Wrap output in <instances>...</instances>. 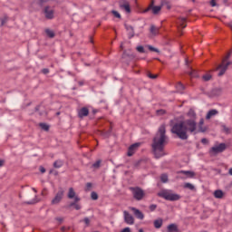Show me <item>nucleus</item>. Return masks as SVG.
Returning <instances> with one entry per match:
<instances>
[{
    "mask_svg": "<svg viewBox=\"0 0 232 232\" xmlns=\"http://www.w3.org/2000/svg\"><path fill=\"white\" fill-rule=\"evenodd\" d=\"M33 191H34V193H37V189L33 188Z\"/></svg>",
    "mask_w": 232,
    "mask_h": 232,
    "instance_id": "nucleus-54",
    "label": "nucleus"
},
{
    "mask_svg": "<svg viewBox=\"0 0 232 232\" xmlns=\"http://www.w3.org/2000/svg\"><path fill=\"white\" fill-rule=\"evenodd\" d=\"M130 209L134 213V216L136 217V218H138L139 220H144V214L140 212V210L133 207H130Z\"/></svg>",
    "mask_w": 232,
    "mask_h": 232,
    "instance_id": "nucleus-10",
    "label": "nucleus"
},
{
    "mask_svg": "<svg viewBox=\"0 0 232 232\" xmlns=\"http://www.w3.org/2000/svg\"><path fill=\"white\" fill-rule=\"evenodd\" d=\"M7 21H8L7 16H5L4 18H1V26H4V24H6Z\"/></svg>",
    "mask_w": 232,
    "mask_h": 232,
    "instance_id": "nucleus-37",
    "label": "nucleus"
},
{
    "mask_svg": "<svg viewBox=\"0 0 232 232\" xmlns=\"http://www.w3.org/2000/svg\"><path fill=\"white\" fill-rule=\"evenodd\" d=\"M157 115H164L166 113V111L164 110H158L156 111Z\"/></svg>",
    "mask_w": 232,
    "mask_h": 232,
    "instance_id": "nucleus-40",
    "label": "nucleus"
},
{
    "mask_svg": "<svg viewBox=\"0 0 232 232\" xmlns=\"http://www.w3.org/2000/svg\"><path fill=\"white\" fill-rule=\"evenodd\" d=\"M150 209L151 211H155V210L157 209V205H150Z\"/></svg>",
    "mask_w": 232,
    "mask_h": 232,
    "instance_id": "nucleus-44",
    "label": "nucleus"
},
{
    "mask_svg": "<svg viewBox=\"0 0 232 232\" xmlns=\"http://www.w3.org/2000/svg\"><path fill=\"white\" fill-rule=\"evenodd\" d=\"M226 143H220L218 145H215L209 150V154L210 155H218V153H222L226 151Z\"/></svg>",
    "mask_w": 232,
    "mask_h": 232,
    "instance_id": "nucleus-6",
    "label": "nucleus"
},
{
    "mask_svg": "<svg viewBox=\"0 0 232 232\" xmlns=\"http://www.w3.org/2000/svg\"><path fill=\"white\" fill-rule=\"evenodd\" d=\"M86 187L87 188H92V183H87Z\"/></svg>",
    "mask_w": 232,
    "mask_h": 232,
    "instance_id": "nucleus-51",
    "label": "nucleus"
},
{
    "mask_svg": "<svg viewBox=\"0 0 232 232\" xmlns=\"http://www.w3.org/2000/svg\"><path fill=\"white\" fill-rule=\"evenodd\" d=\"M206 131V127H204V119H201L198 123V132L204 133Z\"/></svg>",
    "mask_w": 232,
    "mask_h": 232,
    "instance_id": "nucleus-19",
    "label": "nucleus"
},
{
    "mask_svg": "<svg viewBox=\"0 0 232 232\" xmlns=\"http://www.w3.org/2000/svg\"><path fill=\"white\" fill-rule=\"evenodd\" d=\"M137 50H138V52H140V53H144V47L143 46H138Z\"/></svg>",
    "mask_w": 232,
    "mask_h": 232,
    "instance_id": "nucleus-41",
    "label": "nucleus"
},
{
    "mask_svg": "<svg viewBox=\"0 0 232 232\" xmlns=\"http://www.w3.org/2000/svg\"><path fill=\"white\" fill-rule=\"evenodd\" d=\"M211 77H212L211 73L208 72L205 75H203L202 79H203V81L208 82V81H211Z\"/></svg>",
    "mask_w": 232,
    "mask_h": 232,
    "instance_id": "nucleus-30",
    "label": "nucleus"
},
{
    "mask_svg": "<svg viewBox=\"0 0 232 232\" xmlns=\"http://www.w3.org/2000/svg\"><path fill=\"white\" fill-rule=\"evenodd\" d=\"M44 13L46 19H53L55 11L52 7L46 6L44 10Z\"/></svg>",
    "mask_w": 232,
    "mask_h": 232,
    "instance_id": "nucleus-9",
    "label": "nucleus"
},
{
    "mask_svg": "<svg viewBox=\"0 0 232 232\" xmlns=\"http://www.w3.org/2000/svg\"><path fill=\"white\" fill-rule=\"evenodd\" d=\"M168 232H179V227L176 224H170L167 227Z\"/></svg>",
    "mask_w": 232,
    "mask_h": 232,
    "instance_id": "nucleus-20",
    "label": "nucleus"
},
{
    "mask_svg": "<svg viewBox=\"0 0 232 232\" xmlns=\"http://www.w3.org/2000/svg\"><path fill=\"white\" fill-rule=\"evenodd\" d=\"M228 173H229V175H231V176H232V168H231V169H229Z\"/></svg>",
    "mask_w": 232,
    "mask_h": 232,
    "instance_id": "nucleus-52",
    "label": "nucleus"
},
{
    "mask_svg": "<svg viewBox=\"0 0 232 232\" xmlns=\"http://www.w3.org/2000/svg\"><path fill=\"white\" fill-rule=\"evenodd\" d=\"M68 228H66V227H62V231H63V232H65L66 230H67Z\"/></svg>",
    "mask_w": 232,
    "mask_h": 232,
    "instance_id": "nucleus-53",
    "label": "nucleus"
},
{
    "mask_svg": "<svg viewBox=\"0 0 232 232\" xmlns=\"http://www.w3.org/2000/svg\"><path fill=\"white\" fill-rule=\"evenodd\" d=\"M215 198H222L224 197V192L222 190H216L214 192Z\"/></svg>",
    "mask_w": 232,
    "mask_h": 232,
    "instance_id": "nucleus-24",
    "label": "nucleus"
},
{
    "mask_svg": "<svg viewBox=\"0 0 232 232\" xmlns=\"http://www.w3.org/2000/svg\"><path fill=\"white\" fill-rule=\"evenodd\" d=\"M171 131L181 140H188V133H197V121L195 119H190L176 123L172 126Z\"/></svg>",
    "mask_w": 232,
    "mask_h": 232,
    "instance_id": "nucleus-2",
    "label": "nucleus"
},
{
    "mask_svg": "<svg viewBox=\"0 0 232 232\" xmlns=\"http://www.w3.org/2000/svg\"><path fill=\"white\" fill-rule=\"evenodd\" d=\"M231 57V53H228L223 60L222 63L217 67L216 70H219L218 77H222L226 72H227V68H229L231 62L227 61Z\"/></svg>",
    "mask_w": 232,
    "mask_h": 232,
    "instance_id": "nucleus-4",
    "label": "nucleus"
},
{
    "mask_svg": "<svg viewBox=\"0 0 232 232\" xmlns=\"http://www.w3.org/2000/svg\"><path fill=\"white\" fill-rule=\"evenodd\" d=\"M154 5L155 1L152 0L146 12H148V10H152V14H157L160 10H162V7L160 5Z\"/></svg>",
    "mask_w": 232,
    "mask_h": 232,
    "instance_id": "nucleus-7",
    "label": "nucleus"
},
{
    "mask_svg": "<svg viewBox=\"0 0 232 232\" xmlns=\"http://www.w3.org/2000/svg\"><path fill=\"white\" fill-rule=\"evenodd\" d=\"M168 144V136H166V126L161 125L152 141V151L155 159H160L166 155L164 146Z\"/></svg>",
    "mask_w": 232,
    "mask_h": 232,
    "instance_id": "nucleus-1",
    "label": "nucleus"
},
{
    "mask_svg": "<svg viewBox=\"0 0 232 232\" xmlns=\"http://www.w3.org/2000/svg\"><path fill=\"white\" fill-rule=\"evenodd\" d=\"M27 204H37V199L34 198L32 201L27 202Z\"/></svg>",
    "mask_w": 232,
    "mask_h": 232,
    "instance_id": "nucleus-46",
    "label": "nucleus"
},
{
    "mask_svg": "<svg viewBox=\"0 0 232 232\" xmlns=\"http://www.w3.org/2000/svg\"><path fill=\"white\" fill-rule=\"evenodd\" d=\"M45 34L48 35V37H50L51 39L55 37V33H53V31L50 30V29H46L45 30Z\"/></svg>",
    "mask_w": 232,
    "mask_h": 232,
    "instance_id": "nucleus-26",
    "label": "nucleus"
},
{
    "mask_svg": "<svg viewBox=\"0 0 232 232\" xmlns=\"http://www.w3.org/2000/svg\"><path fill=\"white\" fill-rule=\"evenodd\" d=\"M130 190L131 191L133 198L136 200H142V198H144V190H142V188H139V187H131L130 188Z\"/></svg>",
    "mask_w": 232,
    "mask_h": 232,
    "instance_id": "nucleus-5",
    "label": "nucleus"
},
{
    "mask_svg": "<svg viewBox=\"0 0 232 232\" xmlns=\"http://www.w3.org/2000/svg\"><path fill=\"white\" fill-rule=\"evenodd\" d=\"M50 0H40L41 5H44V3H48Z\"/></svg>",
    "mask_w": 232,
    "mask_h": 232,
    "instance_id": "nucleus-48",
    "label": "nucleus"
},
{
    "mask_svg": "<svg viewBox=\"0 0 232 232\" xmlns=\"http://www.w3.org/2000/svg\"><path fill=\"white\" fill-rule=\"evenodd\" d=\"M112 15H114V17H116L117 19H121V14L115 10L111 11Z\"/></svg>",
    "mask_w": 232,
    "mask_h": 232,
    "instance_id": "nucleus-34",
    "label": "nucleus"
},
{
    "mask_svg": "<svg viewBox=\"0 0 232 232\" xmlns=\"http://www.w3.org/2000/svg\"><path fill=\"white\" fill-rule=\"evenodd\" d=\"M139 232H144V230L142 228L139 229Z\"/></svg>",
    "mask_w": 232,
    "mask_h": 232,
    "instance_id": "nucleus-56",
    "label": "nucleus"
},
{
    "mask_svg": "<svg viewBox=\"0 0 232 232\" xmlns=\"http://www.w3.org/2000/svg\"><path fill=\"white\" fill-rule=\"evenodd\" d=\"M5 164V160L0 159V168L3 167Z\"/></svg>",
    "mask_w": 232,
    "mask_h": 232,
    "instance_id": "nucleus-49",
    "label": "nucleus"
},
{
    "mask_svg": "<svg viewBox=\"0 0 232 232\" xmlns=\"http://www.w3.org/2000/svg\"><path fill=\"white\" fill-rule=\"evenodd\" d=\"M46 191V189H44L43 191H42V195H44V192Z\"/></svg>",
    "mask_w": 232,
    "mask_h": 232,
    "instance_id": "nucleus-55",
    "label": "nucleus"
},
{
    "mask_svg": "<svg viewBox=\"0 0 232 232\" xmlns=\"http://www.w3.org/2000/svg\"><path fill=\"white\" fill-rule=\"evenodd\" d=\"M67 197L68 198H74V202H79V200H81V198H78V196L75 194V190L73 189V188H69Z\"/></svg>",
    "mask_w": 232,
    "mask_h": 232,
    "instance_id": "nucleus-13",
    "label": "nucleus"
},
{
    "mask_svg": "<svg viewBox=\"0 0 232 232\" xmlns=\"http://www.w3.org/2000/svg\"><path fill=\"white\" fill-rule=\"evenodd\" d=\"M184 188L186 189H190V191H193L195 189V186L191 183H185Z\"/></svg>",
    "mask_w": 232,
    "mask_h": 232,
    "instance_id": "nucleus-27",
    "label": "nucleus"
},
{
    "mask_svg": "<svg viewBox=\"0 0 232 232\" xmlns=\"http://www.w3.org/2000/svg\"><path fill=\"white\" fill-rule=\"evenodd\" d=\"M121 50H122V45H121Z\"/></svg>",
    "mask_w": 232,
    "mask_h": 232,
    "instance_id": "nucleus-57",
    "label": "nucleus"
},
{
    "mask_svg": "<svg viewBox=\"0 0 232 232\" xmlns=\"http://www.w3.org/2000/svg\"><path fill=\"white\" fill-rule=\"evenodd\" d=\"M148 48L150 52H156V53H160V51H159V49H157L151 45H148Z\"/></svg>",
    "mask_w": 232,
    "mask_h": 232,
    "instance_id": "nucleus-31",
    "label": "nucleus"
},
{
    "mask_svg": "<svg viewBox=\"0 0 232 232\" xmlns=\"http://www.w3.org/2000/svg\"><path fill=\"white\" fill-rule=\"evenodd\" d=\"M201 142H202V144H208V139L203 138V139L201 140Z\"/></svg>",
    "mask_w": 232,
    "mask_h": 232,
    "instance_id": "nucleus-45",
    "label": "nucleus"
},
{
    "mask_svg": "<svg viewBox=\"0 0 232 232\" xmlns=\"http://www.w3.org/2000/svg\"><path fill=\"white\" fill-rule=\"evenodd\" d=\"M91 198L92 200H97L99 198V195L96 192H92L91 193Z\"/></svg>",
    "mask_w": 232,
    "mask_h": 232,
    "instance_id": "nucleus-33",
    "label": "nucleus"
},
{
    "mask_svg": "<svg viewBox=\"0 0 232 232\" xmlns=\"http://www.w3.org/2000/svg\"><path fill=\"white\" fill-rule=\"evenodd\" d=\"M101 162H102L101 160H97L92 164V168H95V169L101 168Z\"/></svg>",
    "mask_w": 232,
    "mask_h": 232,
    "instance_id": "nucleus-35",
    "label": "nucleus"
},
{
    "mask_svg": "<svg viewBox=\"0 0 232 232\" xmlns=\"http://www.w3.org/2000/svg\"><path fill=\"white\" fill-rule=\"evenodd\" d=\"M150 34H152L153 35H159V27H157L155 25H151L150 26Z\"/></svg>",
    "mask_w": 232,
    "mask_h": 232,
    "instance_id": "nucleus-23",
    "label": "nucleus"
},
{
    "mask_svg": "<svg viewBox=\"0 0 232 232\" xmlns=\"http://www.w3.org/2000/svg\"><path fill=\"white\" fill-rule=\"evenodd\" d=\"M40 171L41 173H46V169H44V167H40Z\"/></svg>",
    "mask_w": 232,
    "mask_h": 232,
    "instance_id": "nucleus-47",
    "label": "nucleus"
},
{
    "mask_svg": "<svg viewBox=\"0 0 232 232\" xmlns=\"http://www.w3.org/2000/svg\"><path fill=\"white\" fill-rule=\"evenodd\" d=\"M71 208H74L76 209V211H79V209H81V205L77 204V202H72L70 204Z\"/></svg>",
    "mask_w": 232,
    "mask_h": 232,
    "instance_id": "nucleus-28",
    "label": "nucleus"
},
{
    "mask_svg": "<svg viewBox=\"0 0 232 232\" xmlns=\"http://www.w3.org/2000/svg\"><path fill=\"white\" fill-rule=\"evenodd\" d=\"M159 197L165 198V200H169L170 202H175L180 200L181 197L179 194L173 193L172 190L163 189L158 193Z\"/></svg>",
    "mask_w": 232,
    "mask_h": 232,
    "instance_id": "nucleus-3",
    "label": "nucleus"
},
{
    "mask_svg": "<svg viewBox=\"0 0 232 232\" xmlns=\"http://www.w3.org/2000/svg\"><path fill=\"white\" fill-rule=\"evenodd\" d=\"M180 179H184V177H180Z\"/></svg>",
    "mask_w": 232,
    "mask_h": 232,
    "instance_id": "nucleus-58",
    "label": "nucleus"
},
{
    "mask_svg": "<svg viewBox=\"0 0 232 232\" xmlns=\"http://www.w3.org/2000/svg\"><path fill=\"white\" fill-rule=\"evenodd\" d=\"M177 24L179 30H180V28H186V17H179L177 20Z\"/></svg>",
    "mask_w": 232,
    "mask_h": 232,
    "instance_id": "nucleus-15",
    "label": "nucleus"
},
{
    "mask_svg": "<svg viewBox=\"0 0 232 232\" xmlns=\"http://www.w3.org/2000/svg\"><path fill=\"white\" fill-rule=\"evenodd\" d=\"M48 72H49L48 69H44L43 70V73H48Z\"/></svg>",
    "mask_w": 232,
    "mask_h": 232,
    "instance_id": "nucleus-50",
    "label": "nucleus"
},
{
    "mask_svg": "<svg viewBox=\"0 0 232 232\" xmlns=\"http://www.w3.org/2000/svg\"><path fill=\"white\" fill-rule=\"evenodd\" d=\"M83 222H84V224H86V226H90V218H85L83 219Z\"/></svg>",
    "mask_w": 232,
    "mask_h": 232,
    "instance_id": "nucleus-43",
    "label": "nucleus"
},
{
    "mask_svg": "<svg viewBox=\"0 0 232 232\" xmlns=\"http://www.w3.org/2000/svg\"><path fill=\"white\" fill-rule=\"evenodd\" d=\"M215 115H218V111L215 109L210 110L206 116L207 121H209V119H212V117H215Z\"/></svg>",
    "mask_w": 232,
    "mask_h": 232,
    "instance_id": "nucleus-17",
    "label": "nucleus"
},
{
    "mask_svg": "<svg viewBox=\"0 0 232 232\" xmlns=\"http://www.w3.org/2000/svg\"><path fill=\"white\" fill-rule=\"evenodd\" d=\"M188 74L191 76V77H198V74H197V71L195 70H191Z\"/></svg>",
    "mask_w": 232,
    "mask_h": 232,
    "instance_id": "nucleus-36",
    "label": "nucleus"
},
{
    "mask_svg": "<svg viewBox=\"0 0 232 232\" xmlns=\"http://www.w3.org/2000/svg\"><path fill=\"white\" fill-rule=\"evenodd\" d=\"M179 173L181 175H185L188 179H193V177H195V172L189 171V170H181V171H179Z\"/></svg>",
    "mask_w": 232,
    "mask_h": 232,
    "instance_id": "nucleus-18",
    "label": "nucleus"
},
{
    "mask_svg": "<svg viewBox=\"0 0 232 232\" xmlns=\"http://www.w3.org/2000/svg\"><path fill=\"white\" fill-rule=\"evenodd\" d=\"M90 115V111L86 107H82L79 111H78V116L80 119H82L83 117H88Z\"/></svg>",
    "mask_w": 232,
    "mask_h": 232,
    "instance_id": "nucleus-14",
    "label": "nucleus"
},
{
    "mask_svg": "<svg viewBox=\"0 0 232 232\" xmlns=\"http://www.w3.org/2000/svg\"><path fill=\"white\" fill-rule=\"evenodd\" d=\"M39 126L42 130H44V131H48L50 130V126L46 123H40Z\"/></svg>",
    "mask_w": 232,
    "mask_h": 232,
    "instance_id": "nucleus-29",
    "label": "nucleus"
},
{
    "mask_svg": "<svg viewBox=\"0 0 232 232\" xmlns=\"http://www.w3.org/2000/svg\"><path fill=\"white\" fill-rule=\"evenodd\" d=\"M147 77H149L150 79H157V77H159V75L152 74L151 72H149V73H147Z\"/></svg>",
    "mask_w": 232,
    "mask_h": 232,
    "instance_id": "nucleus-38",
    "label": "nucleus"
},
{
    "mask_svg": "<svg viewBox=\"0 0 232 232\" xmlns=\"http://www.w3.org/2000/svg\"><path fill=\"white\" fill-rule=\"evenodd\" d=\"M123 215L126 224H129L130 226H133V224H135V218H133V216L129 214L128 211H124Z\"/></svg>",
    "mask_w": 232,
    "mask_h": 232,
    "instance_id": "nucleus-8",
    "label": "nucleus"
},
{
    "mask_svg": "<svg viewBox=\"0 0 232 232\" xmlns=\"http://www.w3.org/2000/svg\"><path fill=\"white\" fill-rule=\"evenodd\" d=\"M120 8H121V10H125V12H127V14L131 13V8L130 7V3H128V2H123L122 4H121Z\"/></svg>",
    "mask_w": 232,
    "mask_h": 232,
    "instance_id": "nucleus-16",
    "label": "nucleus"
},
{
    "mask_svg": "<svg viewBox=\"0 0 232 232\" xmlns=\"http://www.w3.org/2000/svg\"><path fill=\"white\" fill-rule=\"evenodd\" d=\"M160 180H161V182H163V183L168 182V175H167V174H162V175L160 176Z\"/></svg>",
    "mask_w": 232,
    "mask_h": 232,
    "instance_id": "nucleus-32",
    "label": "nucleus"
},
{
    "mask_svg": "<svg viewBox=\"0 0 232 232\" xmlns=\"http://www.w3.org/2000/svg\"><path fill=\"white\" fill-rule=\"evenodd\" d=\"M63 195H64V191H58L54 198L52 200V204H59L61 200H63Z\"/></svg>",
    "mask_w": 232,
    "mask_h": 232,
    "instance_id": "nucleus-11",
    "label": "nucleus"
},
{
    "mask_svg": "<svg viewBox=\"0 0 232 232\" xmlns=\"http://www.w3.org/2000/svg\"><path fill=\"white\" fill-rule=\"evenodd\" d=\"M63 164H64V162L61 160H58L54 161L53 168H63Z\"/></svg>",
    "mask_w": 232,
    "mask_h": 232,
    "instance_id": "nucleus-25",
    "label": "nucleus"
},
{
    "mask_svg": "<svg viewBox=\"0 0 232 232\" xmlns=\"http://www.w3.org/2000/svg\"><path fill=\"white\" fill-rule=\"evenodd\" d=\"M188 117H195V111L194 110H189L188 112Z\"/></svg>",
    "mask_w": 232,
    "mask_h": 232,
    "instance_id": "nucleus-39",
    "label": "nucleus"
},
{
    "mask_svg": "<svg viewBox=\"0 0 232 232\" xmlns=\"http://www.w3.org/2000/svg\"><path fill=\"white\" fill-rule=\"evenodd\" d=\"M162 218H159L154 220V227L156 229H160L162 227Z\"/></svg>",
    "mask_w": 232,
    "mask_h": 232,
    "instance_id": "nucleus-22",
    "label": "nucleus"
},
{
    "mask_svg": "<svg viewBox=\"0 0 232 232\" xmlns=\"http://www.w3.org/2000/svg\"><path fill=\"white\" fill-rule=\"evenodd\" d=\"M176 90L177 92H179V93H182L183 90H186V87L184 86V84H182V82H179L176 84Z\"/></svg>",
    "mask_w": 232,
    "mask_h": 232,
    "instance_id": "nucleus-21",
    "label": "nucleus"
},
{
    "mask_svg": "<svg viewBox=\"0 0 232 232\" xmlns=\"http://www.w3.org/2000/svg\"><path fill=\"white\" fill-rule=\"evenodd\" d=\"M139 146H140V143H134V144L130 145L129 147L128 156L131 157L133 155V153H135V151H137V150H139Z\"/></svg>",
    "mask_w": 232,
    "mask_h": 232,
    "instance_id": "nucleus-12",
    "label": "nucleus"
},
{
    "mask_svg": "<svg viewBox=\"0 0 232 232\" xmlns=\"http://www.w3.org/2000/svg\"><path fill=\"white\" fill-rule=\"evenodd\" d=\"M210 5L213 7L217 6V0H210Z\"/></svg>",
    "mask_w": 232,
    "mask_h": 232,
    "instance_id": "nucleus-42",
    "label": "nucleus"
}]
</instances>
